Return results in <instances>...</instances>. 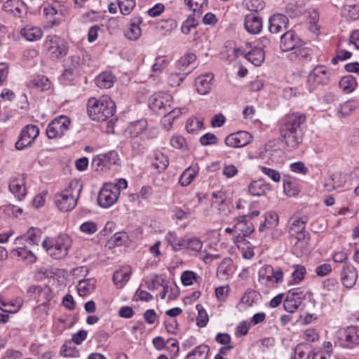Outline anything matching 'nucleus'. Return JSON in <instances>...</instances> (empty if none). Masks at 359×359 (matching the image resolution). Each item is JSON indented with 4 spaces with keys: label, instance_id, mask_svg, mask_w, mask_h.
I'll return each mask as SVG.
<instances>
[{
    "label": "nucleus",
    "instance_id": "f257e3e1",
    "mask_svg": "<svg viewBox=\"0 0 359 359\" xmlns=\"http://www.w3.org/2000/svg\"><path fill=\"white\" fill-rule=\"evenodd\" d=\"M306 120L303 114L292 113L285 119L280 128V135L285 143L291 148H296L302 140L300 125Z\"/></svg>",
    "mask_w": 359,
    "mask_h": 359
},
{
    "label": "nucleus",
    "instance_id": "f03ea898",
    "mask_svg": "<svg viewBox=\"0 0 359 359\" xmlns=\"http://www.w3.org/2000/svg\"><path fill=\"white\" fill-rule=\"evenodd\" d=\"M88 114L95 121H105L115 112V103L107 95L99 98L91 97L88 100Z\"/></svg>",
    "mask_w": 359,
    "mask_h": 359
},
{
    "label": "nucleus",
    "instance_id": "7ed1b4c3",
    "mask_svg": "<svg viewBox=\"0 0 359 359\" xmlns=\"http://www.w3.org/2000/svg\"><path fill=\"white\" fill-rule=\"evenodd\" d=\"M72 245V239L66 233L46 237L42 242L43 249L50 257L55 259L65 257Z\"/></svg>",
    "mask_w": 359,
    "mask_h": 359
},
{
    "label": "nucleus",
    "instance_id": "20e7f679",
    "mask_svg": "<svg viewBox=\"0 0 359 359\" xmlns=\"http://www.w3.org/2000/svg\"><path fill=\"white\" fill-rule=\"evenodd\" d=\"M81 191V187L78 182L73 181L69 186L54 196V203L61 212H68L73 210L77 203Z\"/></svg>",
    "mask_w": 359,
    "mask_h": 359
},
{
    "label": "nucleus",
    "instance_id": "39448f33",
    "mask_svg": "<svg viewBox=\"0 0 359 359\" xmlns=\"http://www.w3.org/2000/svg\"><path fill=\"white\" fill-rule=\"evenodd\" d=\"M43 46L46 54L53 60L62 58L68 52L67 42L57 35H48L46 37Z\"/></svg>",
    "mask_w": 359,
    "mask_h": 359
},
{
    "label": "nucleus",
    "instance_id": "423d86ee",
    "mask_svg": "<svg viewBox=\"0 0 359 359\" xmlns=\"http://www.w3.org/2000/svg\"><path fill=\"white\" fill-rule=\"evenodd\" d=\"M258 281L266 287H274L283 283L284 273L281 268H273L270 265H265L260 268L258 272Z\"/></svg>",
    "mask_w": 359,
    "mask_h": 359
},
{
    "label": "nucleus",
    "instance_id": "0eeeda50",
    "mask_svg": "<svg viewBox=\"0 0 359 359\" xmlns=\"http://www.w3.org/2000/svg\"><path fill=\"white\" fill-rule=\"evenodd\" d=\"M119 163L120 159L118 153L115 151H109L95 156L93 158L91 165L96 171L106 172L112 165H118Z\"/></svg>",
    "mask_w": 359,
    "mask_h": 359
},
{
    "label": "nucleus",
    "instance_id": "6e6552de",
    "mask_svg": "<svg viewBox=\"0 0 359 359\" xmlns=\"http://www.w3.org/2000/svg\"><path fill=\"white\" fill-rule=\"evenodd\" d=\"M70 119L61 115L55 118L47 126L46 135L49 139H57L62 137L69 130Z\"/></svg>",
    "mask_w": 359,
    "mask_h": 359
},
{
    "label": "nucleus",
    "instance_id": "1a4fd4ad",
    "mask_svg": "<svg viewBox=\"0 0 359 359\" xmlns=\"http://www.w3.org/2000/svg\"><path fill=\"white\" fill-rule=\"evenodd\" d=\"M118 189L114 183H105L100 191L98 203L102 208H109L118 201Z\"/></svg>",
    "mask_w": 359,
    "mask_h": 359
},
{
    "label": "nucleus",
    "instance_id": "9d476101",
    "mask_svg": "<svg viewBox=\"0 0 359 359\" xmlns=\"http://www.w3.org/2000/svg\"><path fill=\"white\" fill-rule=\"evenodd\" d=\"M252 135L244 130L233 133L224 139V144L231 148H241L249 144L252 140Z\"/></svg>",
    "mask_w": 359,
    "mask_h": 359
},
{
    "label": "nucleus",
    "instance_id": "9b49d317",
    "mask_svg": "<svg viewBox=\"0 0 359 359\" xmlns=\"http://www.w3.org/2000/svg\"><path fill=\"white\" fill-rule=\"evenodd\" d=\"M39 135V130L38 127L34 125L27 126L22 130L20 137L15 143L16 149L22 150L32 146Z\"/></svg>",
    "mask_w": 359,
    "mask_h": 359
},
{
    "label": "nucleus",
    "instance_id": "f8f14e48",
    "mask_svg": "<svg viewBox=\"0 0 359 359\" xmlns=\"http://www.w3.org/2000/svg\"><path fill=\"white\" fill-rule=\"evenodd\" d=\"M337 337L344 346L354 347L359 344V329L355 327L340 329Z\"/></svg>",
    "mask_w": 359,
    "mask_h": 359
},
{
    "label": "nucleus",
    "instance_id": "ddd939ff",
    "mask_svg": "<svg viewBox=\"0 0 359 359\" xmlns=\"http://www.w3.org/2000/svg\"><path fill=\"white\" fill-rule=\"evenodd\" d=\"M304 299V292L300 289L290 290L287 293L283 302L285 310L289 313H294L301 305Z\"/></svg>",
    "mask_w": 359,
    "mask_h": 359
},
{
    "label": "nucleus",
    "instance_id": "4468645a",
    "mask_svg": "<svg viewBox=\"0 0 359 359\" xmlns=\"http://www.w3.org/2000/svg\"><path fill=\"white\" fill-rule=\"evenodd\" d=\"M172 100V97L169 94L156 93L149 99V107L154 111L166 109L168 107L170 108Z\"/></svg>",
    "mask_w": 359,
    "mask_h": 359
},
{
    "label": "nucleus",
    "instance_id": "2eb2a0df",
    "mask_svg": "<svg viewBox=\"0 0 359 359\" xmlns=\"http://www.w3.org/2000/svg\"><path fill=\"white\" fill-rule=\"evenodd\" d=\"M9 190L19 200L24 198L27 194L25 177L19 175L11 177L9 182Z\"/></svg>",
    "mask_w": 359,
    "mask_h": 359
},
{
    "label": "nucleus",
    "instance_id": "dca6fc26",
    "mask_svg": "<svg viewBox=\"0 0 359 359\" xmlns=\"http://www.w3.org/2000/svg\"><path fill=\"white\" fill-rule=\"evenodd\" d=\"M302 41L292 31L285 32L280 38V47L283 51L294 50L301 46Z\"/></svg>",
    "mask_w": 359,
    "mask_h": 359
},
{
    "label": "nucleus",
    "instance_id": "f3484780",
    "mask_svg": "<svg viewBox=\"0 0 359 359\" xmlns=\"http://www.w3.org/2000/svg\"><path fill=\"white\" fill-rule=\"evenodd\" d=\"M133 273V269L130 266L126 265L117 269L113 276V283L118 289L123 288L129 280Z\"/></svg>",
    "mask_w": 359,
    "mask_h": 359
},
{
    "label": "nucleus",
    "instance_id": "a211bd4d",
    "mask_svg": "<svg viewBox=\"0 0 359 359\" xmlns=\"http://www.w3.org/2000/svg\"><path fill=\"white\" fill-rule=\"evenodd\" d=\"M328 79L327 70L325 67H315L308 76V83L315 87L318 84L324 83Z\"/></svg>",
    "mask_w": 359,
    "mask_h": 359
},
{
    "label": "nucleus",
    "instance_id": "6ab92c4d",
    "mask_svg": "<svg viewBox=\"0 0 359 359\" xmlns=\"http://www.w3.org/2000/svg\"><path fill=\"white\" fill-rule=\"evenodd\" d=\"M213 78L214 75L212 73H208L198 76L195 81L197 92L203 95L208 94L212 89Z\"/></svg>",
    "mask_w": 359,
    "mask_h": 359
},
{
    "label": "nucleus",
    "instance_id": "aec40b11",
    "mask_svg": "<svg viewBox=\"0 0 359 359\" xmlns=\"http://www.w3.org/2000/svg\"><path fill=\"white\" fill-rule=\"evenodd\" d=\"M244 26L248 32L257 34L262 31V20L259 15L250 13L245 16Z\"/></svg>",
    "mask_w": 359,
    "mask_h": 359
},
{
    "label": "nucleus",
    "instance_id": "412c9836",
    "mask_svg": "<svg viewBox=\"0 0 359 359\" xmlns=\"http://www.w3.org/2000/svg\"><path fill=\"white\" fill-rule=\"evenodd\" d=\"M20 35L30 42L39 41L43 35L41 27L33 25H27L20 30Z\"/></svg>",
    "mask_w": 359,
    "mask_h": 359
},
{
    "label": "nucleus",
    "instance_id": "4be33fe9",
    "mask_svg": "<svg viewBox=\"0 0 359 359\" xmlns=\"http://www.w3.org/2000/svg\"><path fill=\"white\" fill-rule=\"evenodd\" d=\"M235 229L243 236H247L253 232L254 225L248 221L247 216H239L234 219Z\"/></svg>",
    "mask_w": 359,
    "mask_h": 359
},
{
    "label": "nucleus",
    "instance_id": "5701e85b",
    "mask_svg": "<svg viewBox=\"0 0 359 359\" xmlns=\"http://www.w3.org/2000/svg\"><path fill=\"white\" fill-rule=\"evenodd\" d=\"M270 190V186L263 180L252 181L248 186L249 193L254 196H262Z\"/></svg>",
    "mask_w": 359,
    "mask_h": 359
},
{
    "label": "nucleus",
    "instance_id": "b1692460",
    "mask_svg": "<svg viewBox=\"0 0 359 359\" xmlns=\"http://www.w3.org/2000/svg\"><path fill=\"white\" fill-rule=\"evenodd\" d=\"M22 304L21 299L6 300L0 296V309L4 313H15L21 309Z\"/></svg>",
    "mask_w": 359,
    "mask_h": 359
},
{
    "label": "nucleus",
    "instance_id": "393cba45",
    "mask_svg": "<svg viewBox=\"0 0 359 359\" xmlns=\"http://www.w3.org/2000/svg\"><path fill=\"white\" fill-rule=\"evenodd\" d=\"M237 248L242 252L245 259H251L254 256V252L250 243L245 239V236L238 235L233 239Z\"/></svg>",
    "mask_w": 359,
    "mask_h": 359
},
{
    "label": "nucleus",
    "instance_id": "a878e982",
    "mask_svg": "<svg viewBox=\"0 0 359 359\" xmlns=\"http://www.w3.org/2000/svg\"><path fill=\"white\" fill-rule=\"evenodd\" d=\"M288 22L287 17L282 14H275L269 19V29L271 33H278L286 27Z\"/></svg>",
    "mask_w": 359,
    "mask_h": 359
},
{
    "label": "nucleus",
    "instance_id": "bb28decb",
    "mask_svg": "<svg viewBox=\"0 0 359 359\" xmlns=\"http://www.w3.org/2000/svg\"><path fill=\"white\" fill-rule=\"evenodd\" d=\"M357 279V272L355 269L351 265H346L344 266L341 275V280L343 285L347 287H352Z\"/></svg>",
    "mask_w": 359,
    "mask_h": 359
},
{
    "label": "nucleus",
    "instance_id": "cd10ccee",
    "mask_svg": "<svg viewBox=\"0 0 359 359\" xmlns=\"http://www.w3.org/2000/svg\"><path fill=\"white\" fill-rule=\"evenodd\" d=\"M339 286L334 281L327 280L323 283L322 295L327 300L335 301L338 297Z\"/></svg>",
    "mask_w": 359,
    "mask_h": 359
},
{
    "label": "nucleus",
    "instance_id": "c85d7f7f",
    "mask_svg": "<svg viewBox=\"0 0 359 359\" xmlns=\"http://www.w3.org/2000/svg\"><path fill=\"white\" fill-rule=\"evenodd\" d=\"M11 254L27 264H34L37 259L35 254L27 248H17L13 249L11 251Z\"/></svg>",
    "mask_w": 359,
    "mask_h": 359
},
{
    "label": "nucleus",
    "instance_id": "c756f323",
    "mask_svg": "<svg viewBox=\"0 0 359 359\" xmlns=\"http://www.w3.org/2000/svg\"><path fill=\"white\" fill-rule=\"evenodd\" d=\"M165 240L175 252L186 249L187 238L179 237L174 231L168 232L165 236Z\"/></svg>",
    "mask_w": 359,
    "mask_h": 359
},
{
    "label": "nucleus",
    "instance_id": "7c9ffc66",
    "mask_svg": "<svg viewBox=\"0 0 359 359\" xmlns=\"http://www.w3.org/2000/svg\"><path fill=\"white\" fill-rule=\"evenodd\" d=\"M304 229V222L299 219H296L291 224L289 232L290 235L294 237L298 241H301L305 240L306 238Z\"/></svg>",
    "mask_w": 359,
    "mask_h": 359
},
{
    "label": "nucleus",
    "instance_id": "2f4dec72",
    "mask_svg": "<svg viewBox=\"0 0 359 359\" xmlns=\"http://www.w3.org/2000/svg\"><path fill=\"white\" fill-rule=\"evenodd\" d=\"M199 171V166L197 163L188 167L181 175L179 182L182 187L188 186L194 179Z\"/></svg>",
    "mask_w": 359,
    "mask_h": 359
},
{
    "label": "nucleus",
    "instance_id": "473e14b6",
    "mask_svg": "<svg viewBox=\"0 0 359 359\" xmlns=\"http://www.w3.org/2000/svg\"><path fill=\"white\" fill-rule=\"evenodd\" d=\"M339 86L344 93H351L357 88L358 83L355 77L347 75L341 78Z\"/></svg>",
    "mask_w": 359,
    "mask_h": 359
},
{
    "label": "nucleus",
    "instance_id": "72a5a7b5",
    "mask_svg": "<svg viewBox=\"0 0 359 359\" xmlns=\"http://www.w3.org/2000/svg\"><path fill=\"white\" fill-rule=\"evenodd\" d=\"M141 21L137 20L135 22H131L128 27L125 31L126 37L130 41L137 40L142 35V29L140 28Z\"/></svg>",
    "mask_w": 359,
    "mask_h": 359
},
{
    "label": "nucleus",
    "instance_id": "f704fd0d",
    "mask_svg": "<svg viewBox=\"0 0 359 359\" xmlns=\"http://www.w3.org/2000/svg\"><path fill=\"white\" fill-rule=\"evenodd\" d=\"M147 126V121L144 119L132 122L128 126L126 133L132 137H136L142 134Z\"/></svg>",
    "mask_w": 359,
    "mask_h": 359
},
{
    "label": "nucleus",
    "instance_id": "c9c22d12",
    "mask_svg": "<svg viewBox=\"0 0 359 359\" xmlns=\"http://www.w3.org/2000/svg\"><path fill=\"white\" fill-rule=\"evenodd\" d=\"M185 5L197 16H201L208 6V0H184Z\"/></svg>",
    "mask_w": 359,
    "mask_h": 359
},
{
    "label": "nucleus",
    "instance_id": "e433bc0d",
    "mask_svg": "<svg viewBox=\"0 0 359 359\" xmlns=\"http://www.w3.org/2000/svg\"><path fill=\"white\" fill-rule=\"evenodd\" d=\"M115 81L114 76L110 72H102L96 77V85L101 88H111Z\"/></svg>",
    "mask_w": 359,
    "mask_h": 359
},
{
    "label": "nucleus",
    "instance_id": "4c0bfd02",
    "mask_svg": "<svg viewBox=\"0 0 359 359\" xmlns=\"http://www.w3.org/2000/svg\"><path fill=\"white\" fill-rule=\"evenodd\" d=\"M246 59L255 66H259L264 62V52L260 48H255L245 55Z\"/></svg>",
    "mask_w": 359,
    "mask_h": 359
},
{
    "label": "nucleus",
    "instance_id": "58836bf2",
    "mask_svg": "<svg viewBox=\"0 0 359 359\" xmlns=\"http://www.w3.org/2000/svg\"><path fill=\"white\" fill-rule=\"evenodd\" d=\"M24 7V4L20 0H8L4 4V9L15 15L21 14Z\"/></svg>",
    "mask_w": 359,
    "mask_h": 359
},
{
    "label": "nucleus",
    "instance_id": "ea45409f",
    "mask_svg": "<svg viewBox=\"0 0 359 359\" xmlns=\"http://www.w3.org/2000/svg\"><path fill=\"white\" fill-rule=\"evenodd\" d=\"M95 285V280L93 279L81 280L77 285V291L80 296L83 297L91 292Z\"/></svg>",
    "mask_w": 359,
    "mask_h": 359
},
{
    "label": "nucleus",
    "instance_id": "a19ab883",
    "mask_svg": "<svg viewBox=\"0 0 359 359\" xmlns=\"http://www.w3.org/2000/svg\"><path fill=\"white\" fill-rule=\"evenodd\" d=\"M29 86L41 91H45L50 88L51 83L46 76H39L30 81Z\"/></svg>",
    "mask_w": 359,
    "mask_h": 359
},
{
    "label": "nucleus",
    "instance_id": "79ce46f5",
    "mask_svg": "<svg viewBox=\"0 0 359 359\" xmlns=\"http://www.w3.org/2000/svg\"><path fill=\"white\" fill-rule=\"evenodd\" d=\"M185 128L189 133H197L203 128V121L201 118L191 117L187 121Z\"/></svg>",
    "mask_w": 359,
    "mask_h": 359
},
{
    "label": "nucleus",
    "instance_id": "37998d69",
    "mask_svg": "<svg viewBox=\"0 0 359 359\" xmlns=\"http://www.w3.org/2000/svg\"><path fill=\"white\" fill-rule=\"evenodd\" d=\"M295 55L299 62H306L311 59V50L305 47L301 43V46L294 50L292 53Z\"/></svg>",
    "mask_w": 359,
    "mask_h": 359
},
{
    "label": "nucleus",
    "instance_id": "c03bdc74",
    "mask_svg": "<svg viewBox=\"0 0 359 359\" xmlns=\"http://www.w3.org/2000/svg\"><path fill=\"white\" fill-rule=\"evenodd\" d=\"M232 271V263L229 259H224L219 265L217 271L218 276L222 278L228 277Z\"/></svg>",
    "mask_w": 359,
    "mask_h": 359
},
{
    "label": "nucleus",
    "instance_id": "a18cd8bd",
    "mask_svg": "<svg viewBox=\"0 0 359 359\" xmlns=\"http://www.w3.org/2000/svg\"><path fill=\"white\" fill-rule=\"evenodd\" d=\"M126 238V236L125 233H116L107 241L106 246L109 249H112L118 246H121L124 243Z\"/></svg>",
    "mask_w": 359,
    "mask_h": 359
},
{
    "label": "nucleus",
    "instance_id": "49530a36",
    "mask_svg": "<svg viewBox=\"0 0 359 359\" xmlns=\"http://www.w3.org/2000/svg\"><path fill=\"white\" fill-rule=\"evenodd\" d=\"M43 13L48 18H50L55 15L65 16L67 13V10L62 6L57 8L56 6H48L43 8Z\"/></svg>",
    "mask_w": 359,
    "mask_h": 359
},
{
    "label": "nucleus",
    "instance_id": "de8ad7c7",
    "mask_svg": "<svg viewBox=\"0 0 359 359\" xmlns=\"http://www.w3.org/2000/svg\"><path fill=\"white\" fill-rule=\"evenodd\" d=\"M41 236V231L40 229L32 227L27 231V232L24 236L18 237L15 239V243H17L18 241L22 239V238L29 240L32 243H37Z\"/></svg>",
    "mask_w": 359,
    "mask_h": 359
},
{
    "label": "nucleus",
    "instance_id": "09e8293b",
    "mask_svg": "<svg viewBox=\"0 0 359 359\" xmlns=\"http://www.w3.org/2000/svg\"><path fill=\"white\" fill-rule=\"evenodd\" d=\"M293 268L294 270L292 274V283H290V285L300 283L304 278L306 272L305 267L302 265H294Z\"/></svg>",
    "mask_w": 359,
    "mask_h": 359
},
{
    "label": "nucleus",
    "instance_id": "8fccbe9b",
    "mask_svg": "<svg viewBox=\"0 0 359 359\" xmlns=\"http://www.w3.org/2000/svg\"><path fill=\"white\" fill-rule=\"evenodd\" d=\"M172 147L176 149H187L188 144L186 139L180 135H174L170 140Z\"/></svg>",
    "mask_w": 359,
    "mask_h": 359
},
{
    "label": "nucleus",
    "instance_id": "3c124183",
    "mask_svg": "<svg viewBox=\"0 0 359 359\" xmlns=\"http://www.w3.org/2000/svg\"><path fill=\"white\" fill-rule=\"evenodd\" d=\"M181 281L184 286H191L198 281V276L192 271H185L181 275Z\"/></svg>",
    "mask_w": 359,
    "mask_h": 359
},
{
    "label": "nucleus",
    "instance_id": "603ef678",
    "mask_svg": "<svg viewBox=\"0 0 359 359\" xmlns=\"http://www.w3.org/2000/svg\"><path fill=\"white\" fill-rule=\"evenodd\" d=\"M117 4L123 15H127L130 13L135 6V0H117Z\"/></svg>",
    "mask_w": 359,
    "mask_h": 359
},
{
    "label": "nucleus",
    "instance_id": "864d4df0",
    "mask_svg": "<svg viewBox=\"0 0 359 359\" xmlns=\"http://www.w3.org/2000/svg\"><path fill=\"white\" fill-rule=\"evenodd\" d=\"M196 309L198 311L196 323L201 327H205L209 320L207 312L200 304L196 305Z\"/></svg>",
    "mask_w": 359,
    "mask_h": 359
},
{
    "label": "nucleus",
    "instance_id": "5fc2aeb1",
    "mask_svg": "<svg viewBox=\"0 0 359 359\" xmlns=\"http://www.w3.org/2000/svg\"><path fill=\"white\" fill-rule=\"evenodd\" d=\"M169 164L168 159L166 156L161 153L156 154L154 161V165L160 170H165Z\"/></svg>",
    "mask_w": 359,
    "mask_h": 359
},
{
    "label": "nucleus",
    "instance_id": "6e6d98bb",
    "mask_svg": "<svg viewBox=\"0 0 359 359\" xmlns=\"http://www.w3.org/2000/svg\"><path fill=\"white\" fill-rule=\"evenodd\" d=\"M168 64V60L165 56H158L152 66V71L155 73H160L167 67Z\"/></svg>",
    "mask_w": 359,
    "mask_h": 359
},
{
    "label": "nucleus",
    "instance_id": "4d7b16f0",
    "mask_svg": "<svg viewBox=\"0 0 359 359\" xmlns=\"http://www.w3.org/2000/svg\"><path fill=\"white\" fill-rule=\"evenodd\" d=\"M79 229L84 234L92 235L97 231L98 228L95 222L88 221L81 224Z\"/></svg>",
    "mask_w": 359,
    "mask_h": 359
},
{
    "label": "nucleus",
    "instance_id": "13d9d810",
    "mask_svg": "<svg viewBox=\"0 0 359 359\" xmlns=\"http://www.w3.org/2000/svg\"><path fill=\"white\" fill-rule=\"evenodd\" d=\"M245 5L249 11L255 13L262 11L265 6L262 0H246Z\"/></svg>",
    "mask_w": 359,
    "mask_h": 359
},
{
    "label": "nucleus",
    "instance_id": "bf43d9fd",
    "mask_svg": "<svg viewBox=\"0 0 359 359\" xmlns=\"http://www.w3.org/2000/svg\"><path fill=\"white\" fill-rule=\"evenodd\" d=\"M230 292V287L228 285L219 286L215 288V293L217 300L225 301Z\"/></svg>",
    "mask_w": 359,
    "mask_h": 359
},
{
    "label": "nucleus",
    "instance_id": "052dcab7",
    "mask_svg": "<svg viewBox=\"0 0 359 359\" xmlns=\"http://www.w3.org/2000/svg\"><path fill=\"white\" fill-rule=\"evenodd\" d=\"M186 249H189L195 252H199L203 248V243L200 239L193 237L187 238Z\"/></svg>",
    "mask_w": 359,
    "mask_h": 359
},
{
    "label": "nucleus",
    "instance_id": "680f3d73",
    "mask_svg": "<svg viewBox=\"0 0 359 359\" xmlns=\"http://www.w3.org/2000/svg\"><path fill=\"white\" fill-rule=\"evenodd\" d=\"M197 25L198 22L194 20V18H189L183 22L181 27V31L184 34L187 35L196 27Z\"/></svg>",
    "mask_w": 359,
    "mask_h": 359
},
{
    "label": "nucleus",
    "instance_id": "e2e57ef3",
    "mask_svg": "<svg viewBox=\"0 0 359 359\" xmlns=\"http://www.w3.org/2000/svg\"><path fill=\"white\" fill-rule=\"evenodd\" d=\"M238 173V168L231 163L224 164L222 168V174L228 179L233 178Z\"/></svg>",
    "mask_w": 359,
    "mask_h": 359
},
{
    "label": "nucleus",
    "instance_id": "0e129e2a",
    "mask_svg": "<svg viewBox=\"0 0 359 359\" xmlns=\"http://www.w3.org/2000/svg\"><path fill=\"white\" fill-rule=\"evenodd\" d=\"M309 358V350L307 347L299 345L295 348L293 359H308Z\"/></svg>",
    "mask_w": 359,
    "mask_h": 359
},
{
    "label": "nucleus",
    "instance_id": "69168bd1",
    "mask_svg": "<svg viewBox=\"0 0 359 359\" xmlns=\"http://www.w3.org/2000/svg\"><path fill=\"white\" fill-rule=\"evenodd\" d=\"M262 172L268 176L271 180L275 182H278L280 180V175L278 171L271 169L267 167L262 166L260 168Z\"/></svg>",
    "mask_w": 359,
    "mask_h": 359
},
{
    "label": "nucleus",
    "instance_id": "338daca9",
    "mask_svg": "<svg viewBox=\"0 0 359 359\" xmlns=\"http://www.w3.org/2000/svg\"><path fill=\"white\" fill-rule=\"evenodd\" d=\"M344 11L348 13L350 18L353 20L359 18V4L346 5Z\"/></svg>",
    "mask_w": 359,
    "mask_h": 359
},
{
    "label": "nucleus",
    "instance_id": "774afa93",
    "mask_svg": "<svg viewBox=\"0 0 359 359\" xmlns=\"http://www.w3.org/2000/svg\"><path fill=\"white\" fill-rule=\"evenodd\" d=\"M217 140L216 135L210 133L203 135L200 138L201 144L204 146L215 144L217 142Z\"/></svg>",
    "mask_w": 359,
    "mask_h": 359
}]
</instances>
